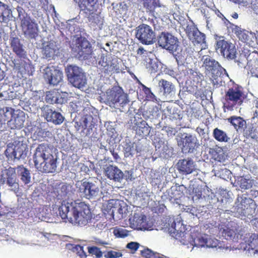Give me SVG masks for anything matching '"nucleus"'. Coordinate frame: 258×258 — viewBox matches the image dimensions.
I'll return each instance as SVG.
<instances>
[{
    "label": "nucleus",
    "mask_w": 258,
    "mask_h": 258,
    "mask_svg": "<svg viewBox=\"0 0 258 258\" xmlns=\"http://www.w3.org/2000/svg\"><path fill=\"white\" fill-rule=\"evenodd\" d=\"M216 40V49L225 58L229 59L236 58L237 54L235 45L230 42L226 41L222 36L215 35Z\"/></svg>",
    "instance_id": "8"
},
{
    "label": "nucleus",
    "mask_w": 258,
    "mask_h": 258,
    "mask_svg": "<svg viewBox=\"0 0 258 258\" xmlns=\"http://www.w3.org/2000/svg\"><path fill=\"white\" fill-rule=\"evenodd\" d=\"M140 244L137 242H131L126 246L127 248L131 250L133 253L135 252L139 248Z\"/></svg>",
    "instance_id": "53"
},
{
    "label": "nucleus",
    "mask_w": 258,
    "mask_h": 258,
    "mask_svg": "<svg viewBox=\"0 0 258 258\" xmlns=\"http://www.w3.org/2000/svg\"><path fill=\"white\" fill-rule=\"evenodd\" d=\"M58 211L62 219H67L74 225L85 226L92 218L89 207L84 202L75 201L69 203L63 201Z\"/></svg>",
    "instance_id": "1"
},
{
    "label": "nucleus",
    "mask_w": 258,
    "mask_h": 258,
    "mask_svg": "<svg viewBox=\"0 0 258 258\" xmlns=\"http://www.w3.org/2000/svg\"><path fill=\"white\" fill-rule=\"evenodd\" d=\"M98 114V110L95 108L87 105L83 110V114H78L74 119L76 130L86 135L90 134L95 125V117Z\"/></svg>",
    "instance_id": "3"
},
{
    "label": "nucleus",
    "mask_w": 258,
    "mask_h": 258,
    "mask_svg": "<svg viewBox=\"0 0 258 258\" xmlns=\"http://www.w3.org/2000/svg\"><path fill=\"white\" fill-rule=\"evenodd\" d=\"M4 113L1 114L0 121L1 122H7L8 124V121H9L11 118H13L15 113L14 109L11 107H5L3 109Z\"/></svg>",
    "instance_id": "42"
},
{
    "label": "nucleus",
    "mask_w": 258,
    "mask_h": 258,
    "mask_svg": "<svg viewBox=\"0 0 258 258\" xmlns=\"http://www.w3.org/2000/svg\"><path fill=\"white\" fill-rule=\"evenodd\" d=\"M111 201V203H112L114 202L115 205H118V207L117 208V211L119 214L122 215L123 213H125V207H123L122 208V206H120V201L112 200Z\"/></svg>",
    "instance_id": "55"
},
{
    "label": "nucleus",
    "mask_w": 258,
    "mask_h": 258,
    "mask_svg": "<svg viewBox=\"0 0 258 258\" xmlns=\"http://www.w3.org/2000/svg\"><path fill=\"white\" fill-rule=\"evenodd\" d=\"M236 181L242 189H244L250 188L254 183L253 180L242 176L238 177Z\"/></svg>",
    "instance_id": "38"
},
{
    "label": "nucleus",
    "mask_w": 258,
    "mask_h": 258,
    "mask_svg": "<svg viewBox=\"0 0 258 258\" xmlns=\"http://www.w3.org/2000/svg\"><path fill=\"white\" fill-rule=\"evenodd\" d=\"M252 200L245 196H238L235 203V206L231 211L235 217L248 216L252 214L253 208L251 207Z\"/></svg>",
    "instance_id": "11"
},
{
    "label": "nucleus",
    "mask_w": 258,
    "mask_h": 258,
    "mask_svg": "<svg viewBox=\"0 0 258 258\" xmlns=\"http://www.w3.org/2000/svg\"><path fill=\"white\" fill-rule=\"evenodd\" d=\"M42 52L46 58L51 59L57 55L58 49L56 45L50 42L43 47Z\"/></svg>",
    "instance_id": "34"
},
{
    "label": "nucleus",
    "mask_w": 258,
    "mask_h": 258,
    "mask_svg": "<svg viewBox=\"0 0 258 258\" xmlns=\"http://www.w3.org/2000/svg\"><path fill=\"white\" fill-rule=\"evenodd\" d=\"M163 69V66H162V69ZM163 72L164 73V74L165 75H168L170 76H172L174 74L173 71H172L170 69H167L166 67L164 68Z\"/></svg>",
    "instance_id": "61"
},
{
    "label": "nucleus",
    "mask_w": 258,
    "mask_h": 258,
    "mask_svg": "<svg viewBox=\"0 0 258 258\" xmlns=\"http://www.w3.org/2000/svg\"><path fill=\"white\" fill-rule=\"evenodd\" d=\"M185 30L192 43L195 45H199L201 47L200 51L206 48L207 44L205 34L201 33L193 24L187 25Z\"/></svg>",
    "instance_id": "13"
},
{
    "label": "nucleus",
    "mask_w": 258,
    "mask_h": 258,
    "mask_svg": "<svg viewBox=\"0 0 258 258\" xmlns=\"http://www.w3.org/2000/svg\"><path fill=\"white\" fill-rule=\"evenodd\" d=\"M223 234L226 239L234 242L238 241L239 238H241V235L237 234L233 229L227 228L224 230Z\"/></svg>",
    "instance_id": "43"
},
{
    "label": "nucleus",
    "mask_w": 258,
    "mask_h": 258,
    "mask_svg": "<svg viewBox=\"0 0 258 258\" xmlns=\"http://www.w3.org/2000/svg\"><path fill=\"white\" fill-rule=\"evenodd\" d=\"M11 16L12 12L9 6L0 1V22H7Z\"/></svg>",
    "instance_id": "36"
},
{
    "label": "nucleus",
    "mask_w": 258,
    "mask_h": 258,
    "mask_svg": "<svg viewBox=\"0 0 258 258\" xmlns=\"http://www.w3.org/2000/svg\"><path fill=\"white\" fill-rule=\"evenodd\" d=\"M66 248L76 253L80 258H86L87 256L86 252L84 250L83 246L79 244L76 245L72 243H67L66 244Z\"/></svg>",
    "instance_id": "37"
},
{
    "label": "nucleus",
    "mask_w": 258,
    "mask_h": 258,
    "mask_svg": "<svg viewBox=\"0 0 258 258\" xmlns=\"http://www.w3.org/2000/svg\"><path fill=\"white\" fill-rule=\"evenodd\" d=\"M121 256V254L119 252L110 250L107 252V254L105 255V257L108 258H114L118 257Z\"/></svg>",
    "instance_id": "56"
},
{
    "label": "nucleus",
    "mask_w": 258,
    "mask_h": 258,
    "mask_svg": "<svg viewBox=\"0 0 258 258\" xmlns=\"http://www.w3.org/2000/svg\"><path fill=\"white\" fill-rule=\"evenodd\" d=\"M172 107L169 105L166 106V108L162 111V116L164 115L165 117H170V114H172Z\"/></svg>",
    "instance_id": "57"
},
{
    "label": "nucleus",
    "mask_w": 258,
    "mask_h": 258,
    "mask_svg": "<svg viewBox=\"0 0 258 258\" xmlns=\"http://www.w3.org/2000/svg\"><path fill=\"white\" fill-rule=\"evenodd\" d=\"M14 67L22 75H32L34 67L31 64V61L26 57L25 59L19 58L15 59L13 61Z\"/></svg>",
    "instance_id": "22"
},
{
    "label": "nucleus",
    "mask_w": 258,
    "mask_h": 258,
    "mask_svg": "<svg viewBox=\"0 0 258 258\" xmlns=\"http://www.w3.org/2000/svg\"><path fill=\"white\" fill-rule=\"evenodd\" d=\"M183 147L188 152H193L199 145L198 140L195 136L189 134H185L182 138Z\"/></svg>",
    "instance_id": "29"
},
{
    "label": "nucleus",
    "mask_w": 258,
    "mask_h": 258,
    "mask_svg": "<svg viewBox=\"0 0 258 258\" xmlns=\"http://www.w3.org/2000/svg\"><path fill=\"white\" fill-rule=\"evenodd\" d=\"M17 168L18 173L21 176V180L25 184L29 183L31 179L29 170L26 168L24 167L23 165L19 166Z\"/></svg>",
    "instance_id": "40"
},
{
    "label": "nucleus",
    "mask_w": 258,
    "mask_h": 258,
    "mask_svg": "<svg viewBox=\"0 0 258 258\" xmlns=\"http://www.w3.org/2000/svg\"><path fill=\"white\" fill-rule=\"evenodd\" d=\"M72 49L80 60H87L92 57V47L89 41L85 37H78Z\"/></svg>",
    "instance_id": "10"
},
{
    "label": "nucleus",
    "mask_w": 258,
    "mask_h": 258,
    "mask_svg": "<svg viewBox=\"0 0 258 258\" xmlns=\"http://www.w3.org/2000/svg\"><path fill=\"white\" fill-rule=\"evenodd\" d=\"M98 64L105 73L116 71L119 70L117 60L107 54L101 53Z\"/></svg>",
    "instance_id": "16"
},
{
    "label": "nucleus",
    "mask_w": 258,
    "mask_h": 258,
    "mask_svg": "<svg viewBox=\"0 0 258 258\" xmlns=\"http://www.w3.org/2000/svg\"><path fill=\"white\" fill-rule=\"evenodd\" d=\"M87 250L90 255L95 256L96 258H101L103 256V252L97 246H89L87 247Z\"/></svg>",
    "instance_id": "45"
},
{
    "label": "nucleus",
    "mask_w": 258,
    "mask_h": 258,
    "mask_svg": "<svg viewBox=\"0 0 258 258\" xmlns=\"http://www.w3.org/2000/svg\"><path fill=\"white\" fill-rule=\"evenodd\" d=\"M132 228L141 230H151L153 229L152 222L148 221V218L145 215L135 216L131 221Z\"/></svg>",
    "instance_id": "21"
},
{
    "label": "nucleus",
    "mask_w": 258,
    "mask_h": 258,
    "mask_svg": "<svg viewBox=\"0 0 258 258\" xmlns=\"http://www.w3.org/2000/svg\"><path fill=\"white\" fill-rule=\"evenodd\" d=\"M77 3L82 12L88 18L95 14L99 6V0H77Z\"/></svg>",
    "instance_id": "18"
},
{
    "label": "nucleus",
    "mask_w": 258,
    "mask_h": 258,
    "mask_svg": "<svg viewBox=\"0 0 258 258\" xmlns=\"http://www.w3.org/2000/svg\"><path fill=\"white\" fill-rule=\"evenodd\" d=\"M173 155V148L166 144L164 145L162 149V157L168 159Z\"/></svg>",
    "instance_id": "48"
},
{
    "label": "nucleus",
    "mask_w": 258,
    "mask_h": 258,
    "mask_svg": "<svg viewBox=\"0 0 258 258\" xmlns=\"http://www.w3.org/2000/svg\"><path fill=\"white\" fill-rule=\"evenodd\" d=\"M16 175L14 168H10L7 172V183L11 187L13 186L16 182Z\"/></svg>",
    "instance_id": "44"
},
{
    "label": "nucleus",
    "mask_w": 258,
    "mask_h": 258,
    "mask_svg": "<svg viewBox=\"0 0 258 258\" xmlns=\"http://www.w3.org/2000/svg\"><path fill=\"white\" fill-rule=\"evenodd\" d=\"M133 130L135 131L137 136L143 138L149 135L151 127L145 120L141 118V121H136L134 123Z\"/></svg>",
    "instance_id": "24"
},
{
    "label": "nucleus",
    "mask_w": 258,
    "mask_h": 258,
    "mask_svg": "<svg viewBox=\"0 0 258 258\" xmlns=\"http://www.w3.org/2000/svg\"><path fill=\"white\" fill-rule=\"evenodd\" d=\"M43 116L48 122H51L54 124H60L64 120L62 114L52 109L49 106L44 105L41 108Z\"/></svg>",
    "instance_id": "20"
},
{
    "label": "nucleus",
    "mask_w": 258,
    "mask_h": 258,
    "mask_svg": "<svg viewBox=\"0 0 258 258\" xmlns=\"http://www.w3.org/2000/svg\"><path fill=\"white\" fill-rule=\"evenodd\" d=\"M143 257L146 258H161L159 253H154L149 248L144 249L141 251Z\"/></svg>",
    "instance_id": "47"
},
{
    "label": "nucleus",
    "mask_w": 258,
    "mask_h": 258,
    "mask_svg": "<svg viewBox=\"0 0 258 258\" xmlns=\"http://www.w3.org/2000/svg\"><path fill=\"white\" fill-rule=\"evenodd\" d=\"M68 81L73 86L81 88L87 83V79L82 69L75 65H68L66 69Z\"/></svg>",
    "instance_id": "7"
},
{
    "label": "nucleus",
    "mask_w": 258,
    "mask_h": 258,
    "mask_svg": "<svg viewBox=\"0 0 258 258\" xmlns=\"http://www.w3.org/2000/svg\"><path fill=\"white\" fill-rule=\"evenodd\" d=\"M256 131V128L254 127V129L253 126H252L251 127H249L246 131L245 134L248 137H249L252 139H254L256 137V134H255Z\"/></svg>",
    "instance_id": "54"
},
{
    "label": "nucleus",
    "mask_w": 258,
    "mask_h": 258,
    "mask_svg": "<svg viewBox=\"0 0 258 258\" xmlns=\"http://www.w3.org/2000/svg\"><path fill=\"white\" fill-rule=\"evenodd\" d=\"M254 64L253 66V64H252L251 62L249 61L247 62L248 66L251 67V68L250 69V72L251 74V75L253 77L258 78V67H256V66H257V64L256 63L255 61L254 62Z\"/></svg>",
    "instance_id": "52"
},
{
    "label": "nucleus",
    "mask_w": 258,
    "mask_h": 258,
    "mask_svg": "<svg viewBox=\"0 0 258 258\" xmlns=\"http://www.w3.org/2000/svg\"><path fill=\"white\" fill-rule=\"evenodd\" d=\"M202 67L205 69L206 76L212 81L213 85L218 84L221 82L220 78L225 70L219 62L208 55L202 57Z\"/></svg>",
    "instance_id": "5"
},
{
    "label": "nucleus",
    "mask_w": 258,
    "mask_h": 258,
    "mask_svg": "<svg viewBox=\"0 0 258 258\" xmlns=\"http://www.w3.org/2000/svg\"><path fill=\"white\" fill-rule=\"evenodd\" d=\"M213 134L214 138L219 142H228L230 140V138L228 137L226 133L218 128L214 130Z\"/></svg>",
    "instance_id": "41"
},
{
    "label": "nucleus",
    "mask_w": 258,
    "mask_h": 258,
    "mask_svg": "<svg viewBox=\"0 0 258 258\" xmlns=\"http://www.w3.org/2000/svg\"><path fill=\"white\" fill-rule=\"evenodd\" d=\"M84 105V100L82 99L76 100L70 102L69 108L71 113H76L83 110L85 108Z\"/></svg>",
    "instance_id": "39"
},
{
    "label": "nucleus",
    "mask_w": 258,
    "mask_h": 258,
    "mask_svg": "<svg viewBox=\"0 0 258 258\" xmlns=\"http://www.w3.org/2000/svg\"><path fill=\"white\" fill-rule=\"evenodd\" d=\"M177 165L179 170L187 174L192 173L196 169L194 162L189 159L180 160Z\"/></svg>",
    "instance_id": "30"
},
{
    "label": "nucleus",
    "mask_w": 258,
    "mask_h": 258,
    "mask_svg": "<svg viewBox=\"0 0 258 258\" xmlns=\"http://www.w3.org/2000/svg\"><path fill=\"white\" fill-rule=\"evenodd\" d=\"M234 31L239 39L244 42L249 43L254 38L253 33L242 29L238 26H235Z\"/></svg>",
    "instance_id": "33"
},
{
    "label": "nucleus",
    "mask_w": 258,
    "mask_h": 258,
    "mask_svg": "<svg viewBox=\"0 0 258 258\" xmlns=\"http://www.w3.org/2000/svg\"><path fill=\"white\" fill-rule=\"evenodd\" d=\"M102 99L104 100V102L106 104L110 107L115 105L123 107L129 102L127 94L118 86H113L108 89L102 95Z\"/></svg>",
    "instance_id": "6"
},
{
    "label": "nucleus",
    "mask_w": 258,
    "mask_h": 258,
    "mask_svg": "<svg viewBox=\"0 0 258 258\" xmlns=\"http://www.w3.org/2000/svg\"><path fill=\"white\" fill-rule=\"evenodd\" d=\"M144 7L147 9V12H153L155 8L157 6L160 7L158 5L159 0L158 1H143Z\"/></svg>",
    "instance_id": "46"
},
{
    "label": "nucleus",
    "mask_w": 258,
    "mask_h": 258,
    "mask_svg": "<svg viewBox=\"0 0 258 258\" xmlns=\"http://www.w3.org/2000/svg\"><path fill=\"white\" fill-rule=\"evenodd\" d=\"M241 248H243L248 255H258V234H248Z\"/></svg>",
    "instance_id": "19"
},
{
    "label": "nucleus",
    "mask_w": 258,
    "mask_h": 258,
    "mask_svg": "<svg viewBox=\"0 0 258 258\" xmlns=\"http://www.w3.org/2000/svg\"><path fill=\"white\" fill-rule=\"evenodd\" d=\"M253 106L252 108L253 112H255L256 115L258 114V98L254 99L253 101Z\"/></svg>",
    "instance_id": "60"
},
{
    "label": "nucleus",
    "mask_w": 258,
    "mask_h": 258,
    "mask_svg": "<svg viewBox=\"0 0 258 258\" xmlns=\"http://www.w3.org/2000/svg\"><path fill=\"white\" fill-rule=\"evenodd\" d=\"M210 239L209 240H207L206 242V244L207 245V246L208 247H216V243H215V244H210Z\"/></svg>",
    "instance_id": "64"
},
{
    "label": "nucleus",
    "mask_w": 258,
    "mask_h": 258,
    "mask_svg": "<svg viewBox=\"0 0 258 258\" xmlns=\"http://www.w3.org/2000/svg\"><path fill=\"white\" fill-rule=\"evenodd\" d=\"M21 26L24 35L31 39L35 38L38 34V26L34 19L29 16L24 17Z\"/></svg>",
    "instance_id": "14"
},
{
    "label": "nucleus",
    "mask_w": 258,
    "mask_h": 258,
    "mask_svg": "<svg viewBox=\"0 0 258 258\" xmlns=\"http://www.w3.org/2000/svg\"><path fill=\"white\" fill-rule=\"evenodd\" d=\"M93 242L95 244H97L98 245L105 246V245L108 244V243L107 242H106L105 241H103V240H102L99 238H95Z\"/></svg>",
    "instance_id": "59"
},
{
    "label": "nucleus",
    "mask_w": 258,
    "mask_h": 258,
    "mask_svg": "<svg viewBox=\"0 0 258 258\" xmlns=\"http://www.w3.org/2000/svg\"><path fill=\"white\" fill-rule=\"evenodd\" d=\"M113 233L117 237L124 238L128 235V231L122 228H115L114 229Z\"/></svg>",
    "instance_id": "50"
},
{
    "label": "nucleus",
    "mask_w": 258,
    "mask_h": 258,
    "mask_svg": "<svg viewBox=\"0 0 258 258\" xmlns=\"http://www.w3.org/2000/svg\"><path fill=\"white\" fill-rule=\"evenodd\" d=\"M25 120V116L23 112L15 113L13 118L8 121V125L11 129H20L23 127Z\"/></svg>",
    "instance_id": "31"
},
{
    "label": "nucleus",
    "mask_w": 258,
    "mask_h": 258,
    "mask_svg": "<svg viewBox=\"0 0 258 258\" xmlns=\"http://www.w3.org/2000/svg\"><path fill=\"white\" fill-rule=\"evenodd\" d=\"M182 196V193L179 190L177 189V187L172 186L170 189L167 190L164 194V197L168 199L172 202H176Z\"/></svg>",
    "instance_id": "35"
},
{
    "label": "nucleus",
    "mask_w": 258,
    "mask_h": 258,
    "mask_svg": "<svg viewBox=\"0 0 258 258\" xmlns=\"http://www.w3.org/2000/svg\"><path fill=\"white\" fill-rule=\"evenodd\" d=\"M44 78L49 84L57 85L62 80V73L54 68L47 67L45 69Z\"/></svg>",
    "instance_id": "23"
},
{
    "label": "nucleus",
    "mask_w": 258,
    "mask_h": 258,
    "mask_svg": "<svg viewBox=\"0 0 258 258\" xmlns=\"http://www.w3.org/2000/svg\"><path fill=\"white\" fill-rule=\"evenodd\" d=\"M162 87H163L165 94L170 93L174 89V86L171 83L167 81H164L163 80H162Z\"/></svg>",
    "instance_id": "51"
},
{
    "label": "nucleus",
    "mask_w": 258,
    "mask_h": 258,
    "mask_svg": "<svg viewBox=\"0 0 258 258\" xmlns=\"http://www.w3.org/2000/svg\"><path fill=\"white\" fill-rule=\"evenodd\" d=\"M202 188L201 186L197 185L192 188V199L197 201L202 198Z\"/></svg>",
    "instance_id": "49"
},
{
    "label": "nucleus",
    "mask_w": 258,
    "mask_h": 258,
    "mask_svg": "<svg viewBox=\"0 0 258 258\" xmlns=\"http://www.w3.org/2000/svg\"><path fill=\"white\" fill-rule=\"evenodd\" d=\"M164 43L162 44V48H164L173 53L176 51L177 47V39L174 36L170 33H163Z\"/></svg>",
    "instance_id": "26"
},
{
    "label": "nucleus",
    "mask_w": 258,
    "mask_h": 258,
    "mask_svg": "<svg viewBox=\"0 0 258 258\" xmlns=\"http://www.w3.org/2000/svg\"><path fill=\"white\" fill-rule=\"evenodd\" d=\"M105 175L108 178L119 182L123 179L124 174L117 166L109 165L104 168Z\"/></svg>",
    "instance_id": "25"
},
{
    "label": "nucleus",
    "mask_w": 258,
    "mask_h": 258,
    "mask_svg": "<svg viewBox=\"0 0 258 258\" xmlns=\"http://www.w3.org/2000/svg\"><path fill=\"white\" fill-rule=\"evenodd\" d=\"M10 45L14 52L20 58L25 59L27 52L23 48V44L17 37H13L10 39Z\"/></svg>",
    "instance_id": "28"
},
{
    "label": "nucleus",
    "mask_w": 258,
    "mask_h": 258,
    "mask_svg": "<svg viewBox=\"0 0 258 258\" xmlns=\"http://www.w3.org/2000/svg\"><path fill=\"white\" fill-rule=\"evenodd\" d=\"M136 37L143 44L150 45L155 42L156 36L152 28L145 24L139 25L136 29Z\"/></svg>",
    "instance_id": "12"
},
{
    "label": "nucleus",
    "mask_w": 258,
    "mask_h": 258,
    "mask_svg": "<svg viewBox=\"0 0 258 258\" xmlns=\"http://www.w3.org/2000/svg\"><path fill=\"white\" fill-rule=\"evenodd\" d=\"M110 152L115 160H117L119 158L117 153L115 152L114 149L111 150Z\"/></svg>",
    "instance_id": "63"
},
{
    "label": "nucleus",
    "mask_w": 258,
    "mask_h": 258,
    "mask_svg": "<svg viewBox=\"0 0 258 258\" xmlns=\"http://www.w3.org/2000/svg\"><path fill=\"white\" fill-rule=\"evenodd\" d=\"M227 120L238 132H242L246 127V121L240 116H233L227 118Z\"/></svg>",
    "instance_id": "32"
},
{
    "label": "nucleus",
    "mask_w": 258,
    "mask_h": 258,
    "mask_svg": "<svg viewBox=\"0 0 258 258\" xmlns=\"http://www.w3.org/2000/svg\"><path fill=\"white\" fill-rule=\"evenodd\" d=\"M14 148L12 151L9 154L10 149L8 148L5 153L7 156L14 159H20L23 157V155L26 154L27 149V145L25 139L23 138H18L15 140L13 143Z\"/></svg>",
    "instance_id": "15"
},
{
    "label": "nucleus",
    "mask_w": 258,
    "mask_h": 258,
    "mask_svg": "<svg viewBox=\"0 0 258 258\" xmlns=\"http://www.w3.org/2000/svg\"><path fill=\"white\" fill-rule=\"evenodd\" d=\"M46 102L50 104H62L67 102L66 97H62L58 90L53 89L47 92L45 97Z\"/></svg>",
    "instance_id": "27"
},
{
    "label": "nucleus",
    "mask_w": 258,
    "mask_h": 258,
    "mask_svg": "<svg viewBox=\"0 0 258 258\" xmlns=\"http://www.w3.org/2000/svg\"><path fill=\"white\" fill-rule=\"evenodd\" d=\"M251 124L254 128L258 127V114L256 115L255 112H253V117L251 119Z\"/></svg>",
    "instance_id": "58"
},
{
    "label": "nucleus",
    "mask_w": 258,
    "mask_h": 258,
    "mask_svg": "<svg viewBox=\"0 0 258 258\" xmlns=\"http://www.w3.org/2000/svg\"><path fill=\"white\" fill-rule=\"evenodd\" d=\"M78 192L81 197L91 199L98 195L99 189L92 182L84 181L79 185Z\"/></svg>",
    "instance_id": "17"
},
{
    "label": "nucleus",
    "mask_w": 258,
    "mask_h": 258,
    "mask_svg": "<svg viewBox=\"0 0 258 258\" xmlns=\"http://www.w3.org/2000/svg\"><path fill=\"white\" fill-rule=\"evenodd\" d=\"M146 52V50L143 47H140L137 51V53L138 55H141Z\"/></svg>",
    "instance_id": "62"
},
{
    "label": "nucleus",
    "mask_w": 258,
    "mask_h": 258,
    "mask_svg": "<svg viewBox=\"0 0 258 258\" xmlns=\"http://www.w3.org/2000/svg\"><path fill=\"white\" fill-rule=\"evenodd\" d=\"M33 161L37 170L42 173H53L57 165V157L53 147L48 144H39L33 155Z\"/></svg>",
    "instance_id": "2"
},
{
    "label": "nucleus",
    "mask_w": 258,
    "mask_h": 258,
    "mask_svg": "<svg viewBox=\"0 0 258 258\" xmlns=\"http://www.w3.org/2000/svg\"><path fill=\"white\" fill-rule=\"evenodd\" d=\"M162 230L179 240L182 244H187V241L185 239L184 227L181 222L180 218H177L175 221L173 217L170 216L164 217L162 219Z\"/></svg>",
    "instance_id": "4"
},
{
    "label": "nucleus",
    "mask_w": 258,
    "mask_h": 258,
    "mask_svg": "<svg viewBox=\"0 0 258 258\" xmlns=\"http://www.w3.org/2000/svg\"><path fill=\"white\" fill-rule=\"evenodd\" d=\"M225 99L227 104L225 106L230 110L235 109L240 112L244 99V95L238 88L229 89L226 93Z\"/></svg>",
    "instance_id": "9"
}]
</instances>
